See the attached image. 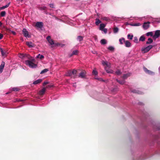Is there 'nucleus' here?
<instances>
[{"label": "nucleus", "instance_id": "12", "mask_svg": "<svg viewBox=\"0 0 160 160\" xmlns=\"http://www.w3.org/2000/svg\"><path fill=\"white\" fill-rule=\"evenodd\" d=\"M46 90V88H43L42 89L40 90L38 92V94L40 95H43Z\"/></svg>", "mask_w": 160, "mask_h": 160}, {"label": "nucleus", "instance_id": "38", "mask_svg": "<svg viewBox=\"0 0 160 160\" xmlns=\"http://www.w3.org/2000/svg\"><path fill=\"white\" fill-rule=\"evenodd\" d=\"M0 50L2 56H4L6 55V53L3 51L2 48H0Z\"/></svg>", "mask_w": 160, "mask_h": 160}, {"label": "nucleus", "instance_id": "47", "mask_svg": "<svg viewBox=\"0 0 160 160\" xmlns=\"http://www.w3.org/2000/svg\"><path fill=\"white\" fill-rule=\"evenodd\" d=\"M102 18L103 20L106 21H108V18L106 17H103Z\"/></svg>", "mask_w": 160, "mask_h": 160}, {"label": "nucleus", "instance_id": "11", "mask_svg": "<svg viewBox=\"0 0 160 160\" xmlns=\"http://www.w3.org/2000/svg\"><path fill=\"white\" fill-rule=\"evenodd\" d=\"M5 66L4 62H2L1 65L0 66V73H2L3 71V68Z\"/></svg>", "mask_w": 160, "mask_h": 160}, {"label": "nucleus", "instance_id": "4", "mask_svg": "<svg viewBox=\"0 0 160 160\" xmlns=\"http://www.w3.org/2000/svg\"><path fill=\"white\" fill-rule=\"evenodd\" d=\"M35 27L39 28H42L43 26V23L42 22H37L35 25Z\"/></svg>", "mask_w": 160, "mask_h": 160}, {"label": "nucleus", "instance_id": "5", "mask_svg": "<svg viewBox=\"0 0 160 160\" xmlns=\"http://www.w3.org/2000/svg\"><path fill=\"white\" fill-rule=\"evenodd\" d=\"M143 69L145 72L147 74L149 75H153L154 74V72L150 70H148L146 67H143Z\"/></svg>", "mask_w": 160, "mask_h": 160}, {"label": "nucleus", "instance_id": "1", "mask_svg": "<svg viewBox=\"0 0 160 160\" xmlns=\"http://www.w3.org/2000/svg\"><path fill=\"white\" fill-rule=\"evenodd\" d=\"M35 61L34 59H31V60H27L25 61V64L31 68H35L37 67V65L33 62Z\"/></svg>", "mask_w": 160, "mask_h": 160}, {"label": "nucleus", "instance_id": "33", "mask_svg": "<svg viewBox=\"0 0 160 160\" xmlns=\"http://www.w3.org/2000/svg\"><path fill=\"white\" fill-rule=\"evenodd\" d=\"M101 22V21L98 19H96L95 24L97 25H98Z\"/></svg>", "mask_w": 160, "mask_h": 160}, {"label": "nucleus", "instance_id": "21", "mask_svg": "<svg viewBox=\"0 0 160 160\" xmlns=\"http://www.w3.org/2000/svg\"><path fill=\"white\" fill-rule=\"evenodd\" d=\"M119 42L121 44H122L123 42H125V38H122L119 39Z\"/></svg>", "mask_w": 160, "mask_h": 160}, {"label": "nucleus", "instance_id": "37", "mask_svg": "<svg viewBox=\"0 0 160 160\" xmlns=\"http://www.w3.org/2000/svg\"><path fill=\"white\" fill-rule=\"evenodd\" d=\"M48 71V69L47 68H45L43 70H42L40 72V74H43V73H44L45 72H47Z\"/></svg>", "mask_w": 160, "mask_h": 160}, {"label": "nucleus", "instance_id": "17", "mask_svg": "<svg viewBox=\"0 0 160 160\" xmlns=\"http://www.w3.org/2000/svg\"><path fill=\"white\" fill-rule=\"evenodd\" d=\"M105 69L107 72L108 73H113L114 72V71L110 69V68H107L105 67Z\"/></svg>", "mask_w": 160, "mask_h": 160}, {"label": "nucleus", "instance_id": "39", "mask_svg": "<svg viewBox=\"0 0 160 160\" xmlns=\"http://www.w3.org/2000/svg\"><path fill=\"white\" fill-rule=\"evenodd\" d=\"M83 38V37L81 36H78L77 38V40L79 41H81L82 40Z\"/></svg>", "mask_w": 160, "mask_h": 160}, {"label": "nucleus", "instance_id": "57", "mask_svg": "<svg viewBox=\"0 0 160 160\" xmlns=\"http://www.w3.org/2000/svg\"><path fill=\"white\" fill-rule=\"evenodd\" d=\"M75 84H76V83H75V84H73V86L74 87H75Z\"/></svg>", "mask_w": 160, "mask_h": 160}, {"label": "nucleus", "instance_id": "29", "mask_svg": "<svg viewBox=\"0 0 160 160\" xmlns=\"http://www.w3.org/2000/svg\"><path fill=\"white\" fill-rule=\"evenodd\" d=\"M106 25L103 23L101 24L100 26L99 29L100 30L103 29L105 27Z\"/></svg>", "mask_w": 160, "mask_h": 160}, {"label": "nucleus", "instance_id": "35", "mask_svg": "<svg viewBox=\"0 0 160 160\" xmlns=\"http://www.w3.org/2000/svg\"><path fill=\"white\" fill-rule=\"evenodd\" d=\"M72 75V72L71 71H69L66 74L67 76H71Z\"/></svg>", "mask_w": 160, "mask_h": 160}, {"label": "nucleus", "instance_id": "41", "mask_svg": "<svg viewBox=\"0 0 160 160\" xmlns=\"http://www.w3.org/2000/svg\"><path fill=\"white\" fill-rule=\"evenodd\" d=\"M46 8L47 7L46 6H42L39 8V9L41 10H46Z\"/></svg>", "mask_w": 160, "mask_h": 160}, {"label": "nucleus", "instance_id": "19", "mask_svg": "<svg viewBox=\"0 0 160 160\" xmlns=\"http://www.w3.org/2000/svg\"><path fill=\"white\" fill-rule=\"evenodd\" d=\"M130 25L132 26H140L141 24L140 23L138 22L134 23H131L130 24Z\"/></svg>", "mask_w": 160, "mask_h": 160}, {"label": "nucleus", "instance_id": "54", "mask_svg": "<svg viewBox=\"0 0 160 160\" xmlns=\"http://www.w3.org/2000/svg\"><path fill=\"white\" fill-rule=\"evenodd\" d=\"M48 83V82H44L43 83V85L44 86L45 85L47 84Z\"/></svg>", "mask_w": 160, "mask_h": 160}, {"label": "nucleus", "instance_id": "16", "mask_svg": "<svg viewBox=\"0 0 160 160\" xmlns=\"http://www.w3.org/2000/svg\"><path fill=\"white\" fill-rule=\"evenodd\" d=\"M131 92L134 93H138V94H142V92L141 91L139 90H137V89H134V90H132L131 91Z\"/></svg>", "mask_w": 160, "mask_h": 160}, {"label": "nucleus", "instance_id": "2", "mask_svg": "<svg viewBox=\"0 0 160 160\" xmlns=\"http://www.w3.org/2000/svg\"><path fill=\"white\" fill-rule=\"evenodd\" d=\"M152 47V45H150L146 47L142 48L141 51L144 53H146L148 52Z\"/></svg>", "mask_w": 160, "mask_h": 160}, {"label": "nucleus", "instance_id": "15", "mask_svg": "<svg viewBox=\"0 0 160 160\" xmlns=\"http://www.w3.org/2000/svg\"><path fill=\"white\" fill-rule=\"evenodd\" d=\"M27 45L30 48H32L34 47V44L33 43L31 42H26Z\"/></svg>", "mask_w": 160, "mask_h": 160}, {"label": "nucleus", "instance_id": "49", "mask_svg": "<svg viewBox=\"0 0 160 160\" xmlns=\"http://www.w3.org/2000/svg\"><path fill=\"white\" fill-rule=\"evenodd\" d=\"M95 79H97L99 81H102L103 82H104V80H103L102 78H96Z\"/></svg>", "mask_w": 160, "mask_h": 160}, {"label": "nucleus", "instance_id": "7", "mask_svg": "<svg viewBox=\"0 0 160 160\" xmlns=\"http://www.w3.org/2000/svg\"><path fill=\"white\" fill-rule=\"evenodd\" d=\"M22 32L25 37L28 38L30 37V36L28 34V32L26 29L24 28L22 30Z\"/></svg>", "mask_w": 160, "mask_h": 160}, {"label": "nucleus", "instance_id": "26", "mask_svg": "<svg viewBox=\"0 0 160 160\" xmlns=\"http://www.w3.org/2000/svg\"><path fill=\"white\" fill-rule=\"evenodd\" d=\"M146 35L147 36H151L152 37L153 36V32H148L146 33Z\"/></svg>", "mask_w": 160, "mask_h": 160}, {"label": "nucleus", "instance_id": "56", "mask_svg": "<svg viewBox=\"0 0 160 160\" xmlns=\"http://www.w3.org/2000/svg\"><path fill=\"white\" fill-rule=\"evenodd\" d=\"M2 25V23L0 21V26H1Z\"/></svg>", "mask_w": 160, "mask_h": 160}, {"label": "nucleus", "instance_id": "31", "mask_svg": "<svg viewBox=\"0 0 160 160\" xmlns=\"http://www.w3.org/2000/svg\"><path fill=\"white\" fill-rule=\"evenodd\" d=\"M130 75V73H127L123 75V78L124 79H126Z\"/></svg>", "mask_w": 160, "mask_h": 160}, {"label": "nucleus", "instance_id": "34", "mask_svg": "<svg viewBox=\"0 0 160 160\" xmlns=\"http://www.w3.org/2000/svg\"><path fill=\"white\" fill-rule=\"evenodd\" d=\"M113 30L114 33H116L118 32L119 31V29L118 28L116 27L113 28Z\"/></svg>", "mask_w": 160, "mask_h": 160}, {"label": "nucleus", "instance_id": "51", "mask_svg": "<svg viewBox=\"0 0 160 160\" xmlns=\"http://www.w3.org/2000/svg\"><path fill=\"white\" fill-rule=\"evenodd\" d=\"M49 6L51 8H54V5L53 3L50 4H49Z\"/></svg>", "mask_w": 160, "mask_h": 160}, {"label": "nucleus", "instance_id": "43", "mask_svg": "<svg viewBox=\"0 0 160 160\" xmlns=\"http://www.w3.org/2000/svg\"><path fill=\"white\" fill-rule=\"evenodd\" d=\"M92 73L94 75H96L98 74V72L95 70H93L92 71Z\"/></svg>", "mask_w": 160, "mask_h": 160}, {"label": "nucleus", "instance_id": "46", "mask_svg": "<svg viewBox=\"0 0 160 160\" xmlns=\"http://www.w3.org/2000/svg\"><path fill=\"white\" fill-rule=\"evenodd\" d=\"M72 74L73 75H76L77 73V71L76 70H75L74 69L73 70V71H72Z\"/></svg>", "mask_w": 160, "mask_h": 160}, {"label": "nucleus", "instance_id": "42", "mask_svg": "<svg viewBox=\"0 0 160 160\" xmlns=\"http://www.w3.org/2000/svg\"><path fill=\"white\" fill-rule=\"evenodd\" d=\"M6 14V12L5 11H2L1 12V15L2 17H4Z\"/></svg>", "mask_w": 160, "mask_h": 160}, {"label": "nucleus", "instance_id": "28", "mask_svg": "<svg viewBox=\"0 0 160 160\" xmlns=\"http://www.w3.org/2000/svg\"><path fill=\"white\" fill-rule=\"evenodd\" d=\"M37 58H39L41 59H42L44 58V56L42 55H41L40 54H38L37 56Z\"/></svg>", "mask_w": 160, "mask_h": 160}, {"label": "nucleus", "instance_id": "53", "mask_svg": "<svg viewBox=\"0 0 160 160\" xmlns=\"http://www.w3.org/2000/svg\"><path fill=\"white\" fill-rule=\"evenodd\" d=\"M3 37V35L1 33H0V39H1Z\"/></svg>", "mask_w": 160, "mask_h": 160}, {"label": "nucleus", "instance_id": "24", "mask_svg": "<svg viewBox=\"0 0 160 160\" xmlns=\"http://www.w3.org/2000/svg\"><path fill=\"white\" fill-rule=\"evenodd\" d=\"M10 4V2L8 3V4H7L6 5L3 6L2 7L0 8V9H1V10L3 9H5V8H7L9 6Z\"/></svg>", "mask_w": 160, "mask_h": 160}, {"label": "nucleus", "instance_id": "25", "mask_svg": "<svg viewBox=\"0 0 160 160\" xmlns=\"http://www.w3.org/2000/svg\"><path fill=\"white\" fill-rule=\"evenodd\" d=\"M100 43L102 44H105L107 43V41L105 39H102L100 41Z\"/></svg>", "mask_w": 160, "mask_h": 160}, {"label": "nucleus", "instance_id": "27", "mask_svg": "<svg viewBox=\"0 0 160 160\" xmlns=\"http://www.w3.org/2000/svg\"><path fill=\"white\" fill-rule=\"evenodd\" d=\"M108 49L110 51H114V48L113 47V46H109L108 48Z\"/></svg>", "mask_w": 160, "mask_h": 160}, {"label": "nucleus", "instance_id": "23", "mask_svg": "<svg viewBox=\"0 0 160 160\" xmlns=\"http://www.w3.org/2000/svg\"><path fill=\"white\" fill-rule=\"evenodd\" d=\"M153 42L152 39L151 38H149L148 39V40L147 41L146 43L147 44H149Z\"/></svg>", "mask_w": 160, "mask_h": 160}, {"label": "nucleus", "instance_id": "10", "mask_svg": "<svg viewBox=\"0 0 160 160\" xmlns=\"http://www.w3.org/2000/svg\"><path fill=\"white\" fill-rule=\"evenodd\" d=\"M86 75V72L85 71H83L80 72L79 75L78 77L82 78H85Z\"/></svg>", "mask_w": 160, "mask_h": 160}, {"label": "nucleus", "instance_id": "14", "mask_svg": "<svg viewBox=\"0 0 160 160\" xmlns=\"http://www.w3.org/2000/svg\"><path fill=\"white\" fill-rule=\"evenodd\" d=\"M124 42L125 46L126 47L129 48L131 46V43L128 40L125 41Z\"/></svg>", "mask_w": 160, "mask_h": 160}, {"label": "nucleus", "instance_id": "3", "mask_svg": "<svg viewBox=\"0 0 160 160\" xmlns=\"http://www.w3.org/2000/svg\"><path fill=\"white\" fill-rule=\"evenodd\" d=\"M160 36V30H157L155 31L154 35L153 36V38L154 39L158 38Z\"/></svg>", "mask_w": 160, "mask_h": 160}, {"label": "nucleus", "instance_id": "9", "mask_svg": "<svg viewBox=\"0 0 160 160\" xmlns=\"http://www.w3.org/2000/svg\"><path fill=\"white\" fill-rule=\"evenodd\" d=\"M47 39L50 45H53L54 44L53 41L51 38V37L50 36H48L47 37Z\"/></svg>", "mask_w": 160, "mask_h": 160}, {"label": "nucleus", "instance_id": "44", "mask_svg": "<svg viewBox=\"0 0 160 160\" xmlns=\"http://www.w3.org/2000/svg\"><path fill=\"white\" fill-rule=\"evenodd\" d=\"M134 41L136 43H138V39L137 37H134Z\"/></svg>", "mask_w": 160, "mask_h": 160}, {"label": "nucleus", "instance_id": "13", "mask_svg": "<svg viewBox=\"0 0 160 160\" xmlns=\"http://www.w3.org/2000/svg\"><path fill=\"white\" fill-rule=\"evenodd\" d=\"M18 56L20 58H23L25 57H27L29 59H30V58H29V56L26 54H23L20 53L19 54Z\"/></svg>", "mask_w": 160, "mask_h": 160}, {"label": "nucleus", "instance_id": "48", "mask_svg": "<svg viewBox=\"0 0 160 160\" xmlns=\"http://www.w3.org/2000/svg\"><path fill=\"white\" fill-rule=\"evenodd\" d=\"M101 30L103 31L105 33H107V29L106 28H103Z\"/></svg>", "mask_w": 160, "mask_h": 160}, {"label": "nucleus", "instance_id": "45", "mask_svg": "<svg viewBox=\"0 0 160 160\" xmlns=\"http://www.w3.org/2000/svg\"><path fill=\"white\" fill-rule=\"evenodd\" d=\"M24 101L23 99H15V102H22Z\"/></svg>", "mask_w": 160, "mask_h": 160}, {"label": "nucleus", "instance_id": "8", "mask_svg": "<svg viewBox=\"0 0 160 160\" xmlns=\"http://www.w3.org/2000/svg\"><path fill=\"white\" fill-rule=\"evenodd\" d=\"M102 63L103 66L106 65L107 66L106 67L107 68H110L111 64L109 62H108L106 61H102Z\"/></svg>", "mask_w": 160, "mask_h": 160}, {"label": "nucleus", "instance_id": "40", "mask_svg": "<svg viewBox=\"0 0 160 160\" xmlns=\"http://www.w3.org/2000/svg\"><path fill=\"white\" fill-rule=\"evenodd\" d=\"M115 73L117 75H120L121 74V72L120 70H118L116 71Z\"/></svg>", "mask_w": 160, "mask_h": 160}, {"label": "nucleus", "instance_id": "50", "mask_svg": "<svg viewBox=\"0 0 160 160\" xmlns=\"http://www.w3.org/2000/svg\"><path fill=\"white\" fill-rule=\"evenodd\" d=\"M53 45H54L55 46H58L60 45V44L58 43H54V44Z\"/></svg>", "mask_w": 160, "mask_h": 160}, {"label": "nucleus", "instance_id": "18", "mask_svg": "<svg viewBox=\"0 0 160 160\" xmlns=\"http://www.w3.org/2000/svg\"><path fill=\"white\" fill-rule=\"evenodd\" d=\"M42 81V79H38L33 82L34 84H37L40 83Z\"/></svg>", "mask_w": 160, "mask_h": 160}, {"label": "nucleus", "instance_id": "55", "mask_svg": "<svg viewBox=\"0 0 160 160\" xmlns=\"http://www.w3.org/2000/svg\"><path fill=\"white\" fill-rule=\"evenodd\" d=\"M92 53L94 54L97 53V52L94 51L92 52Z\"/></svg>", "mask_w": 160, "mask_h": 160}, {"label": "nucleus", "instance_id": "36", "mask_svg": "<svg viewBox=\"0 0 160 160\" xmlns=\"http://www.w3.org/2000/svg\"><path fill=\"white\" fill-rule=\"evenodd\" d=\"M145 38L143 36H142L139 39V41H143L145 40Z\"/></svg>", "mask_w": 160, "mask_h": 160}, {"label": "nucleus", "instance_id": "52", "mask_svg": "<svg viewBox=\"0 0 160 160\" xmlns=\"http://www.w3.org/2000/svg\"><path fill=\"white\" fill-rule=\"evenodd\" d=\"M62 18V19H65L66 20V21H67V19H68V18L67 16H63V17Z\"/></svg>", "mask_w": 160, "mask_h": 160}, {"label": "nucleus", "instance_id": "22", "mask_svg": "<svg viewBox=\"0 0 160 160\" xmlns=\"http://www.w3.org/2000/svg\"><path fill=\"white\" fill-rule=\"evenodd\" d=\"M78 51L77 50H74L72 54L70 55V56H72V55H77L78 54Z\"/></svg>", "mask_w": 160, "mask_h": 160}, {"label": "nucleus", "instance_id": "6", "mask_svg": "<svg viewBox=\"0 0 160 160\" xmlns=\"http://www.w3.org/2000/svg\"><path fill=\"white\" fill-rule=\"evenodd\" d=\"M150 24V22H144L142 26L143 28L144 29H147L149 27Z\"/></svg>", "mask_w": 160, "mask_h": 160}, {"label": "nucleus", "instance_id": "20", "mask_svg": "<svg viewBox=\"0 0 160 160\" xmlns=\"http://www.w3.org/2000/svg\"><path fill=\"white\" fill-rule=\"evenodd\" d=\"M116 80L119 84L121 85H123L125 83V81L124 80H119L118 79H116Z\"/></svg>", "mask_w": 160, "mask_h": 160}, {"label": "nucleus", "instance_id": "30", "mask_svg": "<svg viewBox=\"0 0 160 160\" xmlns=\"http://www.w3.org/2000/svg\"><path fill=\"white\" fill-rule=\"evenodd\" d=\"M12 91H18L20 90V88L17 87L13 88H11Z\"/></svg>", "mask_w": 160, "mask_h": 160}, {"label": "nucleus", "instance_id": "32", "mask_svg": "<svg viewBox=\"0 0 160 160\" xmlns=\"http://www.w3.org/2000/svg\"><path fill=\"white\" fill-rule=\"evenodd\" d=\"M133 37V35H130V34H128L127 36V38L128 39L130 40H132Z\"/></svg>", "mask_w": 160, "mask_h": 160}]
</instances>
